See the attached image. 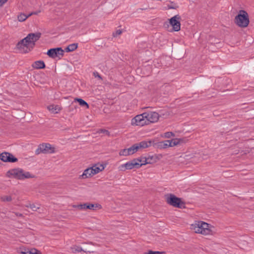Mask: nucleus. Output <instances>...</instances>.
Segmentation results:
<instances>
[{"mask_svg":"<svg viewBox=\"0 0 254 254\" xmlns=\"http://www.w3.org/2000/svg\"><path fill=\"white\" fill-rule=\"evenodd\" d=\"M71 249L73 253L80 252L83 251L81 247L76 246H73Z\"/></svg>","mask_w":254,"mask_h":254,"instance_id":"obj_29","label":"nucleus"},{"mask_svg":"<svg viewBox=\"0 0 254 254\" xmlns=\"http://www.w3.org/2000/svg\"><path fill=\"white\" fill-rule=\"evenodd\" d=\"M94 175L91 167L85 169L83 174L79 176L80 179H86Z\"/></svg>","mask_w":254,"mask_h":254,"instance_id":"obj_16","label":"nucleus"},{"mask_svg":"<svg viewBox=\"0 0 254 254\" xmlns=\"http://www.w3.org/2000/svg\"><path fill=\"white\" fill-rule=\"evenodd\" d=\"M21 254H27V250H25L24 251H21L20 252Z\"/></svg>","mask_w":254,"mask_h":254,"instance_id":"obj_39","label":"nucleus"},{"mask_svg":"<svg viewBox=\"0 0 254 254\" xmlns=\"http://www.w3.org/2000/svg\"><path fill=\"white\" fill-rule=\"evenodd\" d=\"M48 110L52 113H58L61 110L58 105H51L48 107Z\"/></svg>","mask_w":254,"mask_h":254,"instance_id":"obj_19","label":"nucleus"},{"mask_svg":"<svg viewBox=\"0 0 254 254\" xmlns=\"http://www.w3.org/2000/svg\"><path fill=\"white\" fill-rule=\"evenodd\" d=\"M235 21L239 27H247L250 22L248 13L244 10H240L238 15L235 17Z\"/></svg>","mask_w":254,"mask_h":254,"instance_id":"obj_5","label":"nucleus"},{"mask_svg":"<svg viewBox=\"0 0 254 254\" xmlns=\"http://www.w3.org/2000/svg\"><path fill=\"white\" fill-rule=\"evenodd\" d=\"M47 54L51 58H58L59 59H61L64 56V51L62 48H53L49 50Z\"/></svg>","mask_w":254,"mask_h":254,"instance_id":"obj_10","label":"nucleus"},{"mask_svg":"<svg viewBox=\"0 0 254 254\" xmlns=\"http://www.w3.org/2000/svg\"><path fill=\"white\" fill-rule=\"evenodd\" d=\"M12 199L10 195H3L0 197V201L2 202H10Z\"/></svg>","mask_w":254,"mask_h":254,"instance_id":"obj_25","label":"nucleus"},{"mask_svg":"<svg viewBox=\"0 0 254 254\" xmlns=\"http://www.w3.org/2000/svg\"><path fill=\"white\" fill-rule=\"evenodd\" d=\"M91 168L94 175L102 171L105 168L104 165L102 164H96L93 166Z\"/></svg>","mask_w":254,"mask_h":254,"instance_id":"obj_17","label":"nucleus"},{"mask_svg":"<svg viewBox=\"0 0 254 254\" xmlns=\"http://www.w3.org/2000/svg\"><path fill=\"white\" fill-rule=\"evenodd\" d=\"M25 207L30 208L33 211H37L38 209L40 208V207L36 206L34 204L31 203H28L25 205Z\"/></svg>","mask_w":254,"mask_h":254,"instance_id":"obj_27","label":"nucleus"},{"mask_svg":"<svg viewBox=\"0 0 254 254\" xmlns=\"http://www.w3.org/2000/svg\"><path fill=\"white\" fill-rule=\"evenodd\" d=\"M33 13H30L28 15H26L24 13H21L18 16V19L20 22L25 21L28 17L33 15Z\"/></svg>","mask_w":254,"mask_h":254,"instance_id":"obj_22","label":"nucleus"},{"mask_svg":"<svg viewBox=\"0 0 254 254\" xmlns=\"http://www.w3.org/2000/svg\"><path fill=\"white\" fill-rule=\"evenodd\" d=\"M5 176L9 178H14L20 180L34 177V176L31 175L29 172H25L23 169L19 168H14L8 170L6 172Z\"/></svg>","mask_w":254,"mask_h":254,"instance_id":"obj_3","label":"nucleus"},{"mask_svg":"<svg viewBox=\"0 0 254 254\" xmlns=\"http://www.w3.org/2000/svg\"><path fill=\"white\" fill-rule=\"evenodd\" d=\"M138 162H141V160H139V159H134L131 161L121 165L119 167V170L125 171L126 170H130L134 168H139L142 166V164H139Z\"/></svg>","mask_w":254,"mask_h":254,"instance_id":"obj_6","label":"nucleus"},{"mask_svg":"<svg viewBox=\"0 0 254 254\" xmlns=\"http://www.w3.org/2000/svg\"><path fill=\"white\" fill-rule=\"evenodd\" d=\"M181 17L179 14L176 15L169 19V23L172 26L173 31L178 32L181 29Z\"/></svg>","mask_w":254,"mask_h":254,"instance_id":"obj_9","label":"nucleus"},{"mask_svg":"<svg viewBox=\"0 0 254 254\" xmlns=\"http://www.w3.org/2000/svg\"><path fill=\"white\" fill-rule=\"evenodd\" d=\"M146 116V120L149 123L157 122L159 119V115L156 112H145Z\"/></svg>","mask_w":254,"mask_h":254,"instance_id":"obj_12","label":"nucleus"},{"mask_svg":"<svg viewBox=\"0 0 254 254\" xmlns=\"http://www.w3.org/2000/svg\"><path fill=\"white\" fill-rule=\"evenodd\" d=\"M154 143V141L151 140H144L136 143L138 149H142L150 147Z\"/></svg>","mask_w":254,"mask_h":254,"instance_id":"obj_15","label":"nucleus"},{"mask_svg":"<svg viewBox=\"0 0 254 254\" xmlns=\"http://www.w3.org/2000/svg\"><path fill=\"white\" fill-rule=\"evenodd\" d=\"M129 155L133 154L135 152L139 150L138 146L136 143L132 145L130 147L128 148Z\"/></svg>","mask_w":254,"mask_h":254,"instance_id":"obj_23","label":"nucleus"},{"mask_svg":"<svg viewBox=\"0 0 254 254\" xmlns=\"http://www.w3.org/2000/svg\"><path fill=\"white\" fill-rule=\"evenodd\" d=\"M40 12V11H37V12H33V14H38Z\"/></svg>","mask_w":254,"mask_h":254,"instance_id":"obj_40","label":"nucleus"},{"mask_svg":"<svg viewBox=\"0 0 254 254\" xmlns=\"http://www.w3.org/2000/svg\"><path fill=\"white\" fill-rule=\"evenodd\" d=\"M14 214H15V215L16 216L21 217H23V214H21V213H18V212H14Z\"/></svg>","mask_w":254,"mask_h":254,"instance_id":"obj_36","label":"nucleus"},{"mask_svg":"<svg viewBox=\"0 0 254 254\" xmlns=\"http://www.w3.org/2000/svg\"><path fill=\"white\" fill-rule=\"evenodd\" d=\"M77 47L78 44L77 43L71 44L65 48V51L66 52H72L75 50Z\"/></svg>","mask_w":254,"mask_h":254,"instance_id":"obj_21","label":"nucleus"},{"mask_svg":"<svg viewBox=\"0 0 254 254\" xmlns=\"http://www.w3.org/2000/svg\"><path fill=\"white\" fill-rule=\"evenodd\" d=\"M165 196L167 203L170 205L180 208H185V203L181 198L177 197L172 193L167 194Z\"/></svg>","mask_w":254,"mask_h":254,"instance_id":"obj_4","label":"nucleus"},{"mask_svg":"<svg viewBox=\"0 0 254 254\" xmlns=\"http://www.w3.org/2000/svg\"><path fill=\"white\" fill-rule=\"evenodd\" d=\"M73 207L75 208H77L80 210L86 209L95 210L98 207V205L97 204L94 205L91 203H85L77 205H73Z\"/></svg>","mask_w":254,"mask_h":254,"instance_id":"obj_13","label":"nucleus"},{"mask_svg":"<svg viewBox=\"0 0 254 254\" xmlns=\"http://www.w3.org/2000/svg\"><path fill=\"white\" fill-rule=\"evenodd\" d=\"M74 101L78 102L79 105L82 107H86L87 109L89 108V105L87 102L81 98H75Z\"/></svg>","mask_w":254,"mask_h":254,"instance_id":"obj_24","label":"nucleus"},{"mask_svg":"<svg viewBox=\"0 0 254 254\" xmlns=\"http://www.w3.org/2000/svg\"><path fill=\"white\" fill-rule=\"evenodd\" d=\"M178 143L175 140H167L164 141H161L159 143L158 146L161 148H166L168 147H173L176 145Z\"/></svg>","mask_w":254,"mask_h":254,"instance_id":"obj_14","label":"nucleus"},{"mask_svg":"<svg viewBox=\"0 0 254 254\" xmlns=\"http://www.w3.org/2000/svg\"><path fill=\"white\" fill-rule=\"evenodd\" d=\"M99 133H105V134H106L107 135H110V132L108 130H106V129H100L99 131H98Z\"/></svg>","mask_w":254,"mask_h":254,"instance_id":"obj_31","label":"nucleus"},{"mask_svg":"<svg viewBox=\"0 0 254 254\" xmlns=\"http://www.w3.org/2000/svg\"><path fill=\"white\" fill-rule=\"evenodd\" d=\"M156 161V156H151L148 157V158H145L144 161L142 164V165H146L147 164H152L155 163Z\"/></svg>","mask_w":254,"mask_h":254,"instance_id":"obj_20","label":"nucleus"},{"mask_svg":"<svg viewBox=\"0 0 254 254\" xmlns=\"http://www.w3.org/2000/svg\"><path fill=\"white\" fill-rule=\"evenodd\" d=\"M32 66L35 69H43L45 67V64L42 61H37L35 62Z\"/></svg>","mask_w":254,"mask_h":254,"instance_id":"obj_18","label":"nucleus"},{"mask_svg":"<svg viewBox=\"0 0 254 254\" xmlns=\"http://www.w3.org/2000/svg\"><path fill=\"white\" fill-rule=\"evenodd\" d=\"M173 136H174V134L172 132H167L165 133V136L166 138H170Z\"/></svg>","mask_w":254,"mask_h":254,"instance_id":"obj_32","label":"nucleus"},{"mask_svg":"<svg viewBox=\"0 0 254 254\" xmlns=\"http://www.w3.org/2000/svg\"><path fill=\"white\" fill-rule=\"evenodd\" d=\"M55 152V148L49 143H42L38 146L35 153L36 154L40 153L51 154Z\"/></svg>","mask_w":254,"mask_h":254,"instance_id":"obj_7","label":"nucleus"},{"mask_svg":"<svg viewBox=\"0 0 254 254\" xmlns=\"http://www.w3.org/2000/svg\"><path fill=\"white\" fill-rule=\"evenodd\" d=\"M119 154L120 156L130 155L129 154L128 148L127 149H124L121 150L119 152Z\"/></svg>","mask_w":254,"mask_h":254,"instance_id":"obj_28","label":"nucleus"},{"mask_svg":"<svg viewBox=\"0 0 254 254\" xmlns=\"http://www.w3.org/2000/svg\"><path fill=\"white\" fill-rule=\"evenodd\" d=\"M212 228L213 227L211 225L202 221H196L190 225L191 230L195 233L204 235H212L213 234Z\"/></svg>","mask_w":254,"mask_h":254,"instance_id":"obj_2","label":"nucleus"},{"mask_svg":"<svg viewBox=\"0 0 254 254\" xmlns=\"http://www.w3.org/2000/svg\"><path fill=\"white\" fill-rule=\"evenodd\" d=\"M178 6L176 4L172 3L171 5H168V8L169 9H177Z\"/></svg>","mask_w":254,"mask_h":254,"instance_id":"obj_33","label":"nucleus"},{"mask_svg":"<svg viewBox=\"0 0 254 254\" xmlns=\"http://www.w3.org/2000/svg\"><path fill=\"white\" fill-rule=\"evenodd\" d=\"M93 75L95 76V77H97L99 79H101V80L102 79V78L101 76L97 71H95V72H93Z\"/></svg>","mask_w":254,"mask_h":254,"instance_id":"obj_34","label":"nucleus"},{"mask_svg":"<svg viewBox=\"0 0 254 254\" xmlns=\"http://www.w3.org/2000/svg\"><path fill=\"white\" fill-rule=\"evenodd\" d=\"M131 124L132 126H143L148 125V122L146 120V114L144 113L136 115L131 121Z\"/></svg>","mask_w":254,"mask_h":254,"instance_id":"obj_8","label":"nucleus"},{"mask_svg":"<svg viewBox=\"0 0 254 254\" xmlns=\"http://www.w3.org/2000/svg\"><path fill=\"white\" fill-rule=\"evenodd\" d=\"M41 36V33L40 32L29 33L17 43V48L22 53H28L33 49L35 42L40 39Z\"/></svg>","mask_w":254,"mask_h":254,"instance_id":"obj_1","label":"nucleus"},{"mask_svg":"<svg viewBox=\"0 0 254 254\" xmlns=\"http://www.w3.org/2000/svg\"><path fill=\"white\" fill-rule=\"evenodd\" d=\"M0 159L4 162L14 163L17 161L18 159L12 154L7 152H4L0 154Z\"/></svg>","mask_w":254,"mask_h":254,"instance_id":"obj_11","label":"nucleus"},{"mask_svg":"<svg viewBox=\"0 0 254 254\" xmlns=\"http://www.w3.org/2000/svg\"><path fill=\"white\" fill-rule=\"evenodd\" d=\"M145 158H138L139 160H141V162H138V163H139V164H142V163H143V162L144 161Z\"/></svg>","mask_w":254,"mask_h":254,"instance_id":"obj_38","label":"nucleus"},{"mask_svg":"<svg viewBox=\"0 0 254 254\" xmlns=\"http://www.w3.org/2000/svg\"><path fill=\"white\" fill-rule=\"evenodd\" d=\"M163 253V252L149 250L147 253H145L144 254H162Z\"/></svg>","mask_w":254,"mask_h":254,"instance_id":"obj_30","label":"nucleus"},{"mask_svg":"<svg viewBox=\"0 0 254 254\" xmlns=\"http://www.w3.org/2000/svg\"><path fill=\"white\" fill-rule=\"evenodd\" d=\"M26 254H41V253L35 249H32L31 250H27Z\"/></svg>","mask_w":254,"mask_h":254,"instance_id":"obj_26","label":"nucleus"},{"mask_svg":"<svg viewBox=\"0 0 254 254\" xmlns=\"http://www.w3.org/2000/svg\"><path fill=\"white\" fill-rule=\"evenodd\" d=\"M122 30H121L119 29V30H117L116 31L115 34H114V35H114V36H117V35H119L121 34H122Z\"/></svg>","mask_w":254,"mask_h":254,"instance_id":"obj_35","label":"nucleus"},{"mask_svg":"<svg viewBox=\"0 0 254 254\" xmlns=\"http://www.w3.org/2000/svg\"><path fill=\"white\" fill-rule=\"evenodd\" d=\"M7 0H0V6L2 5L4 3H5Z\"/></svg>","mask_w":254,"mask_h":254,"instance_id":"obj_37","label":"nucleus"}]
</instances>
